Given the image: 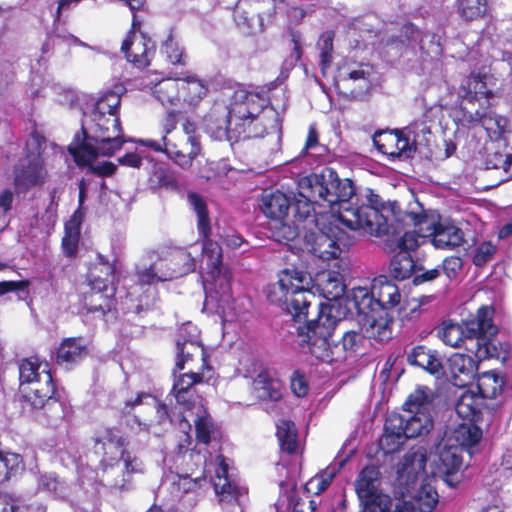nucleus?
I'll return each instance as SVG.
<instances>
[{
	"instance_id": "nucleus-1",
	"label": "nucleus",
	"mask_w": 512,
	"mask_h": 512,
	"mask_svg": "<svg viewBox=\"0 0 512 512\" xmlns=\"http://www.w3.org/2000/svg\"><path fill=\"white\" fill-rule=\"evenodd\" d=\"M355 188L349 179H340L336 171L324 168L320 173H314L301 178L298 182V197L292 207L294 217L302 222L312 217L315 206L325 203L334 215L338 206L337 219L351 230L363 235L381 236L388 234L390 224L385 211L389 209L381 203L380 197L370 188H365L362 197L365 202L351 204ZM357 200H359L357 198Z\"/></svg>"
},
{
	"instance_id": "nucleus-2",
	"label": "nucleus",
	"mask_w": 512,
	"mask_h": 512,
	"mask_svg": "<svg viewBox=\"0 0 512 512\" xmlns=\"http://www.w3.org/2000/svg\"><path fill=\"white\" fill-rule=\"evenodd\" d=\"M206 132L216 140L263 137L280 131L277 111L267 106V100L257 93L238 90L230 107L215 103L204 118Z\"/></svg>"
},
{
	"instance_id": "nucleus-3",
	"label": "nucleus",
	"mask_w": 512,
	"mask_h": 512,
	"mask_svg": "<svg viewBox=\"0 0 512 512\" xmlns=\"http://www.w3.org/2000/svg\"><path fill=\"white\" fill-rule=\"evenodd\" d=\"M123 92L122 85H115L113 90L104 92L96 101L91 113V134L87 135L83 131V137L77 134L69 145V152L77 165L91 166L93 171L101 175L114 172L115 166L110 162H103L95 167L92 163L99 155H113L125 142L118 116Z\"/></svg>"
},
{
	"instance_id": "nucleus-4",
	"label": "nucleus",
	"mask_w": 512,
	"mask_h": 512,
	"mask_svg": "<svg viewBox=\"0 0 512 512\" xmlns=\"http://www.w3.org/2000/svg\"><path fill=\"white\" fill-rule=\"evenodd\" d=\"M188 201L197 215V228L203 240L202 280L206 308L215 311L225 321H233L242 314L244 299H234L231 292V270L222 263V248L209 239L211 232L207 206L202 197L189 193Z\"/></svg>"
},
{
	"instance_id": "nucleus-5",
	"label": "nucleus",
	"mask_w": 512,
	"mask_h": 512,
	"mask_svg": "<svg viewBox=\"0 0 512 512\" xmlns=\"http://www.w3.org/2000/svg\"><path fill=\"white\" fill-rule=\"evenodd\" d=\"M318 292L327 300H337L345 292L342 274L334 270H322L314 279L297 269H285L278 275V281L267 290V299L278 305H285L295 321L306 318L308 308Z\"/></svg>"
},
{
	"instance_id": "nucleus-6",
	"label": "nucleus",
	"mask_w": 512,
	"mask_h": 512,
	"mask_svg": "<svg viewBox=\"0 0 512 512\" xmlns=\"http://www.w3.org/2000/svg\"><path fill=\"white\" fill-rule=\"evenodd\" d=\"M127 439L112 428L99 431L95 437V449L102 452L97 469L99 481L115 492H127L133 488V475L146 471L143 460L127 449Z\"/></svg>"
},
{
	"instance_id": "nucleus-7",
	"label": "nucleus",
	"mask_w": 512,
	"mask_h": 512,
	"mask_svg": "<svg viewBox=\"0 0 512 512\" xmlns=\"http://www.w3.org/2000/svg\"><path fill=\"white\" fill-rule=\"evenodd\" d=\"M19 379L24 398L38 410V421L56 426L65 418L67 407L53 397V378L46 362L23 360L19 366Z\"/></svg>"
},
{
	"instance_id": "nucleus-8",
	"label": "nucleus",
	"mask_w": 512,
	"mask_h": 512,
	"mask_svg": "<svg viewBox=\"0 0 512 512\" xmlns=\"http://www.w3.org/2000/svg\"><path fill=\"white\" fill-rule=\"evenodd\" d=\"M493 315V307L482 306L476 316L465 323L443 321L438 336L453 348L464 346L478 359L494 357L496 348L492 344V338L497 334L498 328L493 322Z\"/></svg>"
},
{
	"instance_id": "nucleus-9",
	"label": "nucleus",
	"mask_w": 512,
	"mask_h": 512,
	"mask_svg": "<svg viewBox=\"0 0 512 512\" xmlns=\"http://www.w3.org/2000/svg\"><path fill=\"white\" fill-rule=\"evenodd\" d=\"M320 310L318 317L297 328L296 342L303 354H309L316 360L331 363L337 359L336 345H331V337L336 325L337 318L332 314L331 306H324L319 303Z\"/></svg>"
},
{
	"instance_id": "nucleus-10",
	"label": "nucleus",
	"mask_w": 512,
	"mask_h": 512,
	"mask_svg": "<svg viewBox=\"0 0 512 512\" xmlns=\"http://www.w3.org/2000/svg\"><path fill=\"white\" fill-rule=\"evenodd\" d=\"M46 149V139L33 132L26 140L25 147L13 165V183L20 193L43 186L48 178L47 163L43 156Z\"/></svg>"
},
{
	"instance_id": "nucleus-11",
	"label": "nucleus",
	"mask_w": 512,
	"mask_h": 512,
	"mask_svg": "<svg viewBox=\"0 0 512 512\" xmlns=\"http://www.w3.org/2000/svg\"><path fill=\"white\" fill-rule=\"evenodd\" d=\"M184 457L195 460L197 465H203V477H210L222 509L228 512H243L240 498L247 494V489L239 485L228 473V464L222 455H218L215 462H207L204 455L193 450L187 451Z\"/></svg>"
},
{
	"instance_id": "nucleus-12",
	"label": "nucleus",
	"mask_w": 512,
	"mask_h": 512,
	"mask_svg": "<svg viewBox=\"0 0 512 512\" xmlns=\"http://www.w3.org/2000/svg\"><path fill=\"white\" fill-rule=\"evenodd\" d=\"M402 221L419 227L421 233L430 240L437 249L451 250L464 242V234L453 223L442 221L434 211H425L419 202L415 208L405 212Z\"/></svg>"
},
{
	"instance_id": "nucleus-13",
	"label": "nucleus",
	"mask_w": 512,
	"mask_h": 512,
	"mask_svg": "<svg viewBox=\"0 0 512 512\" xmlns=\"http://www.w3.org/2000/svg\"><path fill=\"white\" fill-rule=\"evenodd\" d=\"M103 269L107 278L103 279L91 272L89 276L90 291L83 295V309L87 314H93L97 318H103L106 314L111 313L116 305L115 288L112 284L114 269L110 265L103 266Z\"/></svg>"
},
{
	"instance_id": "nucleus-14",
	"label": "nucleus",
	"mask_w": 512,
	"mask_h": 512,
	"mask_svg": "<svg viewBox=\"0 0 512 512\" xmlns=\"http://www.w3.org/2000/svg\"><path fill=\"white\" fill-rule=\"evenodd\" d=\"M138 142L147 148L156 152H164L170 159L174 160L179 166L188 168L193 160L200 154V141H188L183 136L179 142L172 141L171 138L162 136L161 140L140 139Z\"/></svg>"
},
{
	"instance_id": "nucleus-15",
	"label": "nucleus",
	"mask_w": 512,
	"mask_h": 512,
	"mask_svg": "<svg viewBox=\"0 0 512 512\" xmlns=\"http://www.w3.org/2000/svg\"><path fill=\"white\" fill-rule=\"evenodd\" d=\"M464 119L472 126L480 125L487 133L488 141H503L508 131V120L497 115L490 109H476L475 111L464 108Z\"/></svg>"
},
{
	"instance_id": "nucleus-16",
	"label": "nucleus",
	"mask_w": 512,
	"mask_h": 512,
	"mask_svg": "<svg viewBox=\"0 0 512 512\" xmlns=\"http://www.w3.org/2000/svg\"><path fill=\"white\" fill-rule=\"evenodd\" d=\"M373 142L378 151L389 158H410L415 152V143L403 132H381L376 134Z\"/></svg>"
},
{
	"instance_id": "nucleus-17",
	"label": "nucleus",
	"mask_w": 512,
	"mask_h": 512,
	"mask_svg": "<svg viewBox=\"0 0 512 512\" xmlns=\"http://www.w3.org/2000/svg\"><path fill=\"white\" fill-rule=\"evenodd\" d=\"M380 484V472L374 466L362 469L355 482V489L363 506L362 512H368L370 505L375 504L382 497H390L378 491Z\"/></svg>"
},
{
	"instance_id": "nucleus-18",
	"label": "nucleus",
	"mask_w": 512,
	"mask_h": 512,
	"mask_svg": "<svg viewBox=\"0 0 512 512\" xmlns=\"http://www.w3.org/2000/svg\"><path fill=\"white\" fill-rule=\"evenodd\" d=\"M372 67L368 64L345 63L338 68L335 84H354L352 93L359 95L370 90L372 85Z\"/></svg>"
},
{
	"instance_id": "nucleus-19",
	"label": "nucleus",
	"mask_w": 512,
	"mask_h": 512,
	"mask_svg": "<svg viewBox=\"0 0 512 512\" xmlns=\"http://www.w3.org/2000/svg\"><path fill=\"white\" fill-rule=\"evenodd\" d=\"M190 420L195 424L196 437L199 443L208 444L214 434V425L208 415L203 402L196 403L191 410H184L181 416L179 427L186 433L191 429Z\"/></svg>"
},
{
	"instance_id": "nucleus-20",
	"label": "nucleus",
	"mask_w": 512,
	"mask_h": 512,
	"mask_svg": "<svg viewBox=\"0 0 512 512\" xmlns=\"http://www.w3.org/2000/svg\"><path fill=\"white\" fill-rule=\"evenodd\" d=\"M121 50L129 62L138 68H143L149 65L154 46L144 35H137L131 31L124 39Z\"/></svg>"
},
{
	"instance_id": "nucleus-21",
	"label": "nucleus",
	"mask_w": 512,
	"mask_h": 512,
	"mask_svg": "<svg viewBox=\"0 0 512 512\" xmlns=\"http://www.w3.org/2000/svg\"><path fill=\"white\" fill-rule=\"evenodd\" d=\"M305 248L315 257L322 260L340 258L345 252V245L340 244L338 239L331 237L324 232L310 233L306 235Z\"/></svg>"
},
{
	"instance_id": "nucleus-22",
	"label": "nucleus",
	"mask_w": 512,
	"mask_h": 512,
	"mask_svg": "<svg viewBox=\"0 0 512 512\" xmlns=\"http://www.w3.org/2000/svg\"><path fill=\"white\" fill-rule=\"evenodd\" d=\"M203 374L198 372H189L181 374L175 379L172 392L177 403L183 410H191L196 403H201L202 398L196 394L194 385L202 382Z\"/></svg>"
},
{
	"instance_id": "nucleus-23",
	"label": "nucleus",
	"mask_w": 512,
	"mask_h": 512,
	"mask_svg": "<svg viewBox=\"0 0 512 512\" xmlns=\"http://www.w3.org/2000/svg\"><path fill=\"white\" fill-rule=\"evenodd\" d=\"M482 359H478L475 355L454 353L448 359V367L453 379V384L458 387H464L470 383L477 372L478 363Z\"/></svg>"
},
{
	"instance_id": "nucleus-24",
	"label": "nucleus",
	"mask_w": 512,
	"mask_h": 512,
	"mask_svg": "<svg viewBox=\"0 0 512 512\" xmlns=\"http://www.w3.org/2000/svg\"><path fill=\"white\" fill-rule=\"evenodd\" d=\"M362 328L367 338L378 342L392 338L393 317L387 311H372L362 319Z\"/></svg>"
},
{
	"instance_id": "nucleus-25",
	"label": "nucleus",
	"mask_w": 512,
	"mask_h": 512,
	"mask_svg": "<svg viewBox=\"0 0 512 512\" xmlns=\"http://www.w3.org/2000/svg\"><path fill=\"white\" fill-rule=\"evenodd\" d=\"M188 346L194 352H198L201 354V359L203 362L202 367H206L205 351L199 339V331L198 328L191 322L183 324L182 327L179 329V336L176 341V368L179 370L184 369L183 356L185 354V349L188 348Z\"/></svg>"
},
{
	"instance_id": "nucleus-26",
	"label": "nucleus",
	"mask_w": 512,
	"mask_h": 512,
	"mask_svg": "<svg viewBox=\"0 0 512 512\" xmlns=\"http://www.w3.org/2000/svg\"><path fill=\"white\" fill-rule=\"evenodd\" d=\"M88 353L87 342L82 337L65 338L56 351V362L65 368L82 361Z\"/></svg>"
},
{
	"instance_id": "nucleus-27",
	"label": "nucleus",
	"mask_w": 512,
	"mask_h": 512,
	"mask_svg": "<svg viewBox=\"0 0 512 512\" xmlns=\"http://www.w3.org/2000/svg\"><path fill=\"white\" fill-rule=\"evenodd\" d=\"M372 286L375 305L379 307V311H387L400 304L401 294L399 288L395 283L388 280L386 276L375 278Z\"/></svg>"
},
{
	"instance_id": "nucleus-28",
	"label": "nucleus",
	"mask_w": 512,
	"mask_h": 512,
	"mask_svg": "<svg viewBox=\"0 0 512 512\" xmlns=\"http://www.w3.org/2000/svg\"><path fill=\"white\" fill-rule=\"evenodd\" d=\"M167 255L165 257H157L156 260L149 264L143 263L137 266L136 274L141 284L151 285L157 282L172 280L175 275L165 276L169 272H173L169 265Z\"/></svg>"
},
{
	"instance_id": "nucleus-29",
	"label": "nucleus",
	"mask_w": 512,
	"mask_h": 512,
	"mask_svg": "<svg viewBox=\"0 0 512 512\" xmlns=\"http://www.w3.org/2000/svg\"><path fill=\"white\" fill-rule=\"evenodd\" d=\"M402 420L400 414L391 413L385 422L384 434L380 438V448L385 453H393L397 451L405 442L404 432L401 426Z\"/></svg>"
},
{
	"instance_id": "nucleus-30",
	"label": "nucleus",
	"mask_w": 512,
	"mask_h": 512,
	"mask_svg": "<svg viewBox=\"0 0 512 512\" xmlns=\"http://www.w3.org/2000/svg\"><path fill=\"white\" fill-rule=\"evenodd\" d=\"M181 101L189 107H197L207 96L208 82L194 74L181 77Z\"/></svg>"
},
{
	"instance_id": "nucleus-31",
	"label": "nucleus",
	"mask_w": 512,
	"mask_h": 512,
	"mask_svg": "<svg viewBox=\"0 0 512 512\" xmlns=\"http://www.w3.org/2000/svg\"><path fill=\"white\" fill-rule=\"evenodd\" d=\"M491 95L492 92L487 89L481 74L471 73L461 81L458 89V96L469 103L480 101L481 99L488 102Z\"/></svg>"
},
{
	"instance_id": "nucleus-32",
	"label": "nucleus",
	"mask_w": 512,
	"mask_h": 512,
	"mask_svg": "<svg viewBox=\"0 0 512 512\" xmlns=\"http://www.w3.org/2000/svg\"><path fill=\"white\" fill-rule=\"evenodd\" d=\"M281 387V382L273 378L267 370L261 371L253 380V390L256 397L262 401H280Z\"/></svg>"
},
{
	"instance_id": "nucleus-33",
	"label": "nucleus",
	"mask_w": 512,
	"mask_h": 512,
	"mask_svg": "<svg viewBox=\"0 0 512 512\" xmlns=\"http://www.w3.org/2000/svg\"><path fill=\"white\" fill-rule=\"evenodd\" d=\"M401 426L405 439L415 438L429 433L433 427L430 413H407L400 414Z\"/></svg>"
},
{
	"instance_id": "nucleus-34",
	"label": "nucleus",
	"mask_w": 512,
	"mask_h": 512,
	"mask_svg": "<svg viewBox=\"0 0 512 512\" xmlns=\"http://www.w3.org/2000/svg\"><path fill=\"white\" fill-rule=\"evenodd\" d=\"M201 476L192 478L190 475L167 474L161 487L170 490L174 499H180L184 494L192 492L201 486Z\"/></svg>"
},
{
	"instance_id": "nucleus-35",
	"label": "nucleus",
	"mask_w": 512,
	"mask_h": 512,
	"mask_svg": "<svg viewBox=\"0 0 512 512\" xmlns=\"http://www.w3.org/2000/svg\"><path fill=\"white\" fill-rule=\"evenodd\" d=\"M407 361L410 365L418 366L430 374H439L442 364L436 353L423 345H419L407 352Z\"/></svg>"
},
{
	"instance_id": "nucleus-36",
	"label": "nucleus",
	"mask_w": 512,
	"mask_h": 512,
	"mask_svg": "<svg viewBox=\"0 0 512 512\" xmlns=\"http://www.w3.org/2000/svg\"><path fill=\"white\" fill-rule=\"evenodd\" d=\"M260 208L266 217L282 220L288 213L290 201L285 194L279 191L265 193L262 196Z\"/></svg>"
},
{
	"instance_id": "nucleus-37",
	"label": "nucleus",
	"mask_w": 512,
	"mask_h": 512,
	"mask_svg": "<svg viewBox=\"0 0 512 512\" xmlns=\"http://www.w3.org/2000/svg\"><path fill=\"white\" fill-rule=\"evenodd\" d=\"M482 438V430L474 425L472 421L461 423L453 432V439L456 446L466 451L470 456L474 453Z\"/></svg>"
},
{
	"instance_id": "nucleus-38",
	"label": "nucleus",
	"mask_w": 512,
	"mask_h": 512,
	"mask_svg": "<svg viewBox=\"0 0 512 512\" xmlns=\"http://www.w3.org/2000/svg\"><path fill=\"white\" fill-rule=\"evenodd\" d=\"M482 404L483 399L477 392L464 390L456 401L455 411L463 420L474 421L480 414Z\"/></svg>"
},
{
	"instance_id": "nucleus-39",
	"label": "nucleus",
	"mask_w": 512,
	"mask_h": 512,
	"mask_svg": "<svg viewBox=\"0 0 512 512\" xmlns=\"http://www.w3.org/2000/svg\"><path fill=\"white\" fill-rule=\"evenodd\" d=\"M507 149V141H487L485 143V159L486 169H503L506 173V166L509 163L510 153L503 151Z\"/></svg>"
},
{
	"instance_id": "nucleus-40",
	"label": "nucleus",
	"mask_w": 512,
	"mask_h": 512,
	"mask_svg": "<svg viewBox=\"0 0 512 512\" xmlns=\"http://www.w3.org/2000/svg\"><path fill=\"white\" fill-rule=\"evenodd\" d=\"M425 467V459L422 454L416 452L407 453L397 468L398 479L406 484L416 480L417 475Z\"/></svg>"
},
{
	"instance_id": "nucleus-41",
	"label": "nucleus",
	"mask_w": 512,
	"mask_h": 512,
	"mask_svg": "<svg viewBox=\"0 0 512 512\" xmlns=\"http://www.w3.org/2000/svg\"><path fill=\"white\" fill-rule=\"evenodd\" d=\"M154 94L162 105L177 106L181 102V79L166 78L161 80L155 86Z\"/></svg>"
},
{
	"instance_id": "nucleus-42",
	"label": "nucleus",
	"mask_w": 512,
	"mask_h": 512,
	"mask_svg": "<svg viewBox=\"0 0 512 512\" xmlns=\"http://www.w3.org/2000/svg\"><path fill=\"white\" fill-rule=\"evenodd\" d=\"M276 428V436L281 450L289 454L297 453L300 443L294 422L281 419L276 423Z\"/></svg>"
},
{
	"instance_id": "nucleus-43",
	"label": "nucleus",
	"mask_w": 512,
	"mask_h": 512,
	"mask_svg": "<svg viewBox=\"0 0 512 512\" xmlns=\"http://www.w3.org/2000/svg\"><path fill=\"white\" fill-rule=\"evenodd\" d=\"M463 450L454 444H445L439 450V469L449 476L459 471L463 465Z\"/></svg>"
},
{
	"instance_id": "nucleus-44",
	"label": "nucleus",
	"mask_w": 512,
	"mask_h": 512,
	"mask_svg": "<svg viewBox=\"0 0 512 512\" xmlns=\"http://www.w3.org/2000/svg\"><path fill=\"white\" fill-rule=\"evenodd\" d=\"M342 467V463H332L325 469L317 473L305 484V489L308 493L319 495L324 492L332 483V480L337 475Z\"/></svg>"
},
{
	"instance_id": "nucleus-45",
	"label": "nucleus",
	"mask_w": 512,
	"mask_h": 512,
	"mask_svg": "<svg viewBox=\"0 0 512 512\" xmlns=\"http://www.w3.org/2000/svg\"><path fill=\"white\" fill-rule=\"evenodd\" d=\"M169 265L173 272L165 276L175 275L176 278L184 276L195 269V260L190 252L183 249H175L167 254Z\"/></svg>"
},
{
	"instance_id": "nucleus-46",
	"label": "nucleus",
	"mask_w": 512,
	"mask_h": 512,
	"mask_svg": "<svg viewBox=\"0 0 512 512\" xmlns=\"http://www.w3.org/2000/svg\"><path fill=\"white\" fill-rule=\"evenodd\" d=\"M348 299L360 315L366 316L376 310L374 308L373 286H371V290L366 287L352 288L348 294Z\"/></svg>"
},
{
	"instance_id": "nucleus-47",
	"label": "nucleus",
	"mask_w": 512,
	"mask_h": 512,
	"mask_svg": "<svg viewBox=\"0 0 512 512\" xmlns=\"http://www.w3.org/2000/svg\"><path fill=\"white\" fill-rule=\"evenodd\" d=\"M457 12L466 21L483 18L489 10L488 0H456Z\"/></svg>"
},
{
	"instance_id": "nucleus-48",
	"label": "nucleus",
	"mask_w": 512,
	"mask_h": 512,
	"mask_svg": "<svg viewBox=\"0 0 512 512\" xmlns=\"http://www.w3.org/2000/svg\"><path fill=\"white\" fill-rule=\"evenodd\" d=\"M432 393L427 387L416 389L404 403L407 413H430Z\"/></svg>"
},
{
	"instance_id": "nucleus-49",
	"label": "nucleus",
	"mask_w": 512,
	"mask_h": 512,
	"mask_svg": "<svg viewBox=\"0 0 512 512\" xmlns=\"http://www.w3.org/2000/svg\"><path fill=\"white\" fill-rule=\"evenodd\" d=\"M503 380L495 372H484L477 383V393L484 398H495L502 391Z\"/></svg>"
},
{
	"instance_id": "nucleus-50",
	"label": "nucleus",
	"mask_w": 512,
	"mask_h": 512,
	"mask_svg": "<svg viewBox=\"0 0 512 512\" xmlns=\"http://www.w3.org/2000/svg\"><path fill=\"white\" fill-rule=\"evenodd\" d=\"M389 269L393 277L404 280L409 278L414 272L415 263L410 253L399 251L393 256Z\"/></svg>"
},
{
	"instance_id": "nucleus-51",
	"label": "nucleus",
	"mask_w": 512,
	"mask_h": 512,
	"mask_svg": "<svg viewBox=\"0 0 512 512\" xmlns=\"http://www.w3.org/2000/svg\"><path fill=\"white\" fill-rule=\"evenodd\" d=\"M368 512H417V509L410 501H394L391 497H382L377 503L370 505Z\"/></svg>"
},
{
	"instance_id": "nucleus-52",
	"label": "nucleus",
	"mask_w": 512,
	"mask_h": 512,
	"mask_svg": "<svg viewBox=\"0 0 512 512\" xmlns=\"http://www.w3.org/2000/svg\"><path fill=\"white\" fill-rule=\"evenodd\" d=\"M23 469L22 459L16 453L0 451V484Z\"/></svg>"
},
{
	"instance_id": "nucleus-53",
	"label": "nucleus",
	"mask_w": 512,
	"mask_h": 512,
	"mask_svg": "<svg viewBox=\"0 0 512 512\" xmlns=\"http://www.w3.org/2000/svg\"><path fill=\"white\" fill-rule=\"evenodd\" d=\"M333 37V32L327 31L320 36L317 43L320 50V67L323 76L326 75V71L330 68L332 63Z\"/></svg>"
},
{
	"instance_id": "nucleus-54",
	"label": "nucleus",
	"mask_w": 512,
	"mask_h": 512,
	"mask_svg": "<svg viewBox=\"0 0 512 512\" xmlns=\"http://www.w3.org/2000/svg\"><path fill=\"white\" fill-rule=\"evenodd\" d=\"M420 512H432L438 503V493L430 484L422 485L416 495Z\"/></svg>"
},
{
	"instance_id": "nucleus-55",
	"label": "nucleus",
	"mask_w": 512,
	"mask_h": 512,
	"mask_svg": "<svg viewBox=\"0 0 512 512\" xmlns=\"http://www.w3.org/2000/svg\"><path fill=\"white\" fill-rule=\"evenodd\" d=\"M234 19L237 26L245 33H252L257 28L261 29V22L258 16L254 13L250 14L248 11L237 6L234 14Z\"/></svg>"
},
{
	"instance_id": "nucleus-56",
	"label": "nucleus",
	"mask_w": 512,
	"mask_h": 512,
	"mask_svg": "<svg viewBox=\"0 0 512 512\" xmlns=\"http://www.w3.org/2000/svg\"><path fill=\"white\" fill-rule=\"evenodd\" d=\"M413 226V230L405 231L398 239L397 246L399 251H406L409 253L410 251L417 249L421 243L425 242L427 236H424L423 233L420 232L419 227H416L415 225Z\"/></svg>"
},
{
	"instance_id": "nucleus-57",
	"label": "nucleus",
	"mask_w": 512,
	"mask_h": 512,
	"mask_svg": "<svg viewBox=\"0 0 512 512\" xmlns=\"http://www.w3.org/2000/svg\"><path fill=\"white\" fill-rule=\"evenodd\" d=\"M497 251V246L491 241H483L473 251V263L476 266H483L491 261Z\"/></svg>"
},
{
	"instance_id": "nucleus-58",
	"label": "nucleus",
	"mask_w": 512,
	"mask_h": 512,
	"mask_svg": "<svg viewBox=\"0 0 512 512\" xmlns=\"http://www.w3.org/2000/svg\"><path fill=\"white\" fill-rule=\"evenodd\" d=\"M162 52L167 56L170 63L181 65L185 64L183 48L179 45V43L174 39L172 35H169L168 38L163 43Z\"/></svg>"
},
{
	"instance_id": "nucleus-59",
	"label": "nucleus",
	"mask_w": 512,
	"mask_h": 512,
	"mask_svg": "<svg viewBox=\"0 0 512 512\" xmlns=\"http://www.w3.org/2000/svg\"><path fill=\"white\" fill-rule=\"evenodd\" d=\"M442 36L439 33L425 32L420 38V49L427 54L438 56L442 52Z\"/></svg>"
},
{
	"instance_id": "nucleus-60",
	"label": "nucleus",
	"mask_w": 512,
	"mask_h": 512,
	"mask_svg": "<svg viewBox=\"0 0 512 512\" xmlns=\"http://www.w3.org/2000/svg\"><path fill=\"white\" fill-rule=\"evenodd\" d=\"M365 336L357 331H347L342 336V347L347 353H356L363 346Z\"/></svg>"
},
{
	"instance_id": "nucleus-61",
	"label": "nucleus",
	"mask_w": 512,
	"mask_h": 512,
	"mask_svg": "<svg viewBox=\"0 0 512 512\" xmlns=\"http://www.w3.org/2000/svg\"><path fill=\"white\" fill-rule=\"evenodd\" d=\"M150 182L154 187L174 189L177 186L175 178L162 167H156L154 169Z\"/></svg>"
},
{
	"instance_id": "nucleus-62",
	"label": "nucleus",
	"mask_w": 512,
	"mask_h": 512,
	"mask_svg": "<svg viewBox=\"0 0 512 512\" xmlns=\"http://www.w3.org/2000/svg\"><path fill=\"white\" fill-rule=\"evenodd\" d=\"M407 136L411 139V143L421 144L425 140V135L430 133V128L424 121H416L405 128Z\"/></svg>"
},
{
	"instance_id": "nucleus-63",
	"label": "nucleus",
	"mask_w": 512,
	"mask_h": 512,
	"mask_svg": "<svg viewBox=\"0 0 512 512\" xmlns=\"http://www.w3.org/2000/svg\"><path fill=\"white\" fill-rule=\"evenodd\" d=\"M59 486L60 482L52 473L40 475L38 479V489L41 491H46L58 495Z\"/></svg>"
},
{
	"instance_id": "nucleus-64",
	"label": "nucleus",
	"mask_w": 512,
	"mask_h": 512,
	"mask_svg": "<svg viewBox=\"0 0 512 512\" xmlns=\"http://www.w3.org/2000/svg\"><path fill=\"white\" fill-rule=\"evenodd\" d=\"M463 266L462 259L457 256L448 257L443 261L442 270L449 279L455 278Z\"/></svg>"
}]
</instances>
